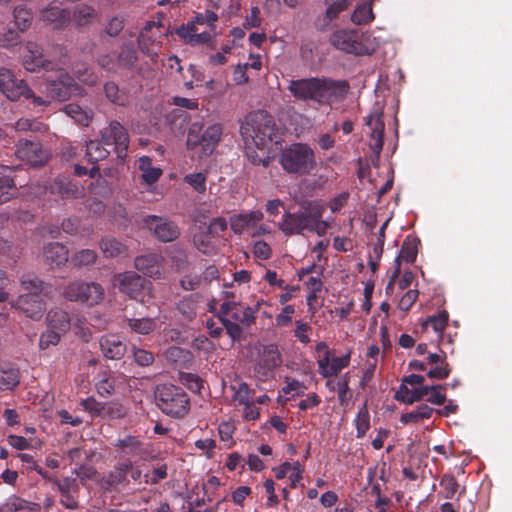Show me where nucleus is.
<instances>
[{"mask_svg":"<svg viewBox=\"0 0 512 512\" xmlns=\"http://www.w3.org/2000/svg\"><path fill=\"white\" fill-rule=\"evenodd\" d=\"M349 89L348 81L328 77L290 80L288 85V90L295 99L313 101L319 105H327L343 100Z\"/></svg>","mask_w":512,"mask_h":512,"instance_id":"1","label":"nucleus"},{"mask_svg":"<svg viewBox=\"0 0 512 512\" xmlns=\"http://www.w3.org/2000/svg\"><path fill=\"white\" fill-rule=\"evenodd\" d=\"M325 207L316 200L304 201L295 211H286L279 229L285 236L305 235L306 233L324 236L329 228L323 220Z\"/></svg>","mask_w":512,"mask_h":512,"instance_id":"2","label":"nucleus"},{"mask_svg":"<svg viewBox=\"0 0 512 512\" xmlns=\"http://www.w3.org/2000/svg\"><path fill=\"white\" fill-rule=\"evenodd\" d=\"M241 133L252 138L258 148L264 149L271 143H279L281 136L273 116L264 110L248 114L241 126Z\"/></svg>","mask_w":512,"mask_h":512,"instance_id":"3","label":"nucleus"},{"mask_svg":"<svg viewBox=\"0 0 512 512\" xmlns=\"http://www.w3.org/2000/svg\"><path fill=\"white\" fill-rule=\"evenodd\" d=\"M155 398L159 409L173 418H183L190 410V399L181 387L172 384L158 386Z\"/></svg>","mask_w":512,"mask_h":512,"instance_id":"4","label":"nucleus"},{"mask_svg":"<svg viewBox=\"0 0 512 512\" xmlns=\"http://www.w3.org/2000/svg\"><path fill=\"white\" fill-rule=\"evenodd\" d=\"M283 169L292 174L305 175L316 166L314 151L303 143H294L280 155Z\"/></svg>","mask_w":512,"mask_h":512,"instance_id":"5","label":"nucleus"},{"mask_svg":"<svg viewBox=\"0 0 512 512\" xmlns=\"http://www.w3.org/2000/svg\"><path fill=\"white\" fill-rule=\"evenodd\" d=\"M0 91L11 101H19L24 98L31 100L34 106H49L48 99L35 95L25 80L18 79L11 70L6 68L0 69Z\"/></svg>","mask_w":512,"mask_h":512,"instance_id":"6","label":"nucleus"},{"mask_svg":"<svg viewBox=\"0 0 512 512\" xmlns=\"http://www.w3.org/2000/svg\"><path fill=\"white\" fill-rule=\"evenodd\" d=\"M221 124H212L202 132V125L193 123L188 130L186 145L189 150H200V157L211 155L221 140Z\"/></svg>","mask_w":512,"mask_h":512,"instance_id":"7","label":"nucleus"},{"mask_svg":"<svg viewBox=\"0 0 512 512\" xmlns=\"http://www.w3.org/2000/svg\"><path fill=\"white\" fill-rule=\"evenodd\" d=\"M104 288L97 282H85L75 280L68 283L64 290L63 296L71 302H80L87 306L98 305L104 298Z\"/></svg>","mask_w":512,"mask_h":512,"instance_id":"8","label":"nucleus"},{"mask_svg":"<svg viewBox=\"0 0 512 512\" xmlns=\"http://www.w3.org/2000/svg\"><path fill=\"white\" fill-rule=\"evenodd\" d=\"M330 41L335 48L354 55H371L375 51L374 45L357 30L336 31L332 34Z\"/></svg>","mask_w":512,"mask_h":512,"instance_id":"9","label":"nucleus"},{"mask_svg":"<svg viewBox=\"0 0 512 512\" xmlns=\"http://www.w3.org/2000/svg\"><path fill=\"white\" fill-rule=\"evenodd\" d=\"M43 87L42 92L45 94L43 98L48 99L49 104L51 100L66 101L72 94L79 95L82 93L80 85L63 69L58 71L57 79H47Z\"/></svg>","mask_w":512,"mask_h":512,"instance_id":"10","label":"nucleus"},{"mask_svg":"<svg viewBox=\"0 0 512 512\" xmlns=\"http://www.w3.org/2000/svg\"><path fill=\"white\" fill-rule=\"evenodd\" d=\"M119 290L140 303H145L151 297V281L135 272H124L116 275Z\"/></svg>","mask_w":512,"mask_h":512,"instance_id":"11","label":"nucleus"},{"mask_svg":"<svg viewBox=\"0 0 512 512\" xmlns=\"http://www.w3.org/2000/svg\"><path fill=\"white\" fill-rule=\"evenodd\" d=\"M103 143L113 146V150L119 159H125L129 147V134L127 129L117 120H111L106 127L100 131Z\"/></svg>","mask_w":512,"mask_h":512,"instance_id":"12","label":"nucleus"},{"mask_svg":"<svg viewBox=\"0 0 512 512\" xmlns=\"http://www.w3.org/2000/svg\"><path fill=\"white\" fill-rule=\"evenodd\" d=\"M143 226L163 243L173 242L180 236L178 224L167 217L147 215L142 219Z\"/></svg>","mask_w":512,"mask_h":512,"instance_id":"13","label":"nucleus"},{"mask_svg":"<svg viewBox=\"0 0 512 512\" xmlns=\"http://www.w3.org/2000/svg\"><path fill=\"white\" fill-rule=\"evenodd\" d=\"M281 361V355L276 345L264 346L254 366V372L258 379L264 381L271 377Z\"/></svg>","mask_w":512,"mask_h":512,"instance_id":"14","label":"nucleus"},{"mask_svg":"<svg viewBox=\"0 0 512 512\" xmlns=\"http://www.w3.org/2000/svg\"><path fill=\"white\" fill-rule=\"evenodd\" d=\"M16 155L33 167L45 165L49 158L48 152L42 148L41 143L30 139L19 140Z\"/></svg>","mask_w":512,"mask_h":512,"instance_id":"15","label":"nucleus"},{"mask_svg":"<svg viewBox=\"0 0 512 512\" xmlns=\"http://www.w3.org/2000/svg\"><path fill=\"white\" fill-rule=\"evenodd\" d=\"M44 194L49 200L58 201V199H76L82 195L75 183L66 177H57L45 186Z\"/></svg>","mask_w":512,"mask_h":512,"instance_id":"16","label":"nucleus"},{"mask_svg":"<svg viewBox=\"0 0 512 512\" xmlns=\"http://www.w3.org/2000/svg\"><path fill=\"white\" fill-rule=\"evenodd\" d=\"M11 305L20 310L26 317L36 321L40 320L46 311L44 300L35 293L22 294Z\"/></svg>","mask_w":512,"mask_h":512,"instance_id":"17","label":"nucleus"},{"mask_svg":"<svg viewBox=\"0 0 512 512\" xmlns=\"http://www.w3.org/2000/svg\"><path fill=\"white\" fill-rule=\"evenodd\" d=\"M350 360V351L341 357H336L332 351H327L317 360L318 372L323 378L337 376L342 369L349 366Z\"/></svg>","mask_w":512,"mask_h":512,"instance_id":"18","label":"nucleus"},{"mask_svg":"<svg viewBox=\"0 0 512 512\" xmlns=\"http://www.w3.org/2000/svg\"><path fill=\"white\" fill-rule=\"evenodd\" d=\"M41 18L46 24L51 25L54 30H64L71 22V11L61 8V3L52 1L41 10Z\"/></svg>","mask_w":512,"mask_h":512,"instance_id":"19","label":"nucleus"},{"mask_svg":"<svg viewBox=\"0 0 512 512\" xmlns=\"http://www.w3.org/2000/svg\"><path fill=\"white\" fill-rule=\"evenodd\" d=\"M419 242L420 241L418 238L412 236H407L403 241L399 255L396 258L397 267L386 286V293H389V291H392L394 288L395 279L399 276L400 273V261L413 263L416 260Z\"/></svg>","mask_w":512,"mask_h":512,"instance_id":"20","label":"nucleus"},{"mask_svg":"<svg viewBox=\"0 0 512 512\" xmlns=\"http://www.w3.org/2000/svg\"><path fill=\"white\" fill-rule=\"evenodd\" d=\"M164 258L158 253H149L135 258V268L143 274L159 279L163 273Z\"/></svg>","mask_w":512,"mask_h":512,"instance_id":"21","label":"nucleus"},{"mask_svg":"<svg viewBox=\"0 0 512 512\" xmlns=\"http://www.w3.org/2000/svg\"><path fill=\"white\" fill-rule=\"evenodd\" d=\"M26 51L27 53L23 56V66L27 71L35 72L40 69H51V61L45 59L43 50L37 43L27 42Z\"/></svg>","mask_w":512,"mask_h":512,"instance_id":"22","label":"nucleus"},{"mask_svg":"<svg viewBox=\"0 0 512 512\" xmlns=\"http://www.w3.org/2000/svg\"><path fill=\"white\" fill-rule=\"evenodd\" d=\"M129 468L131 467L126 465L125 460L118 462L111 471L102 477V487L107 491L126 488L130 483L127 477Z\"/></svg>","mask_w":512,"mask_h":512,"instance_id":"23","label":"nucleus"},{"mask_svg":"<svg viewBox=\"0 0 512 512\" xmlns=\"http://www.w3.org/2000/svg\"><path fill=\"white\" fill-rule=\"evenodd\" d=\"M99 347L106 359L119 360L127 351L126 344L117 334H105L99 339Z\"/></svg>","mask_w":512,"mask_h":512,"instance_id":"24","label":"nucleus"},{"mask_svg":"<svg viewBox=\"0 0 512 512\" xmlns=\"http://www.w3.org/2000/svg\"><path fill=\"white\" fill-rule=\"evenodd\" d=\"M366 125L371 129L370 148L376 157L379 158L384 144L385 124L383 114L369 115L366 120Z\"/></svg>","mask_w":512,"mask_h":512,"instance_id":"25","label":"nucleus"},{"mask_svg":"<svg viewBox=\"0 0 512 512\" xmlns=\"http://www.w3.org/2000/svg\"><path fill=\"white\" fill-rule=\"evenodd\" d=\"M263 217L264 215L260 210L239 213L231 216L230 227L235 234H242L245 231L256 228Z\"/></svg>","mask_w":512,"mask_h":512,"instance_id":"26","label":"nucleus"},{"mask_svg":"<svg viewBox=\"0 0 512 512\" xmlns=\"http://www.w3.org/2000/svg\"><path fill=\"white\" fill-rule=\"evenodd\" d=\"M55 483L60 492V503L67 509L78 508L79 486L76 480L67 477Z\"/></svg>","mask_w":512,"mask_h":512,"instance_id":"27","label":"nucleus"},{"mask_svg":"<svg viewBox=\"0 0 512 512\" xmlns=\"http://www.w3.org/2000/svg\"><path fill=\"white\" fill-rule=\"evenodd\" d=\"M447 351L441 350L439 353H429L427 363L432 368L427 372V376L431 379L443 380L448 378L451 373V367L446 361Z\"/></svg>","mask_w":512,"mask_h":512,"instance_id":"28","label":"nucleus"},{"mask_svg":"<svg viewBox=\"0 0 512 512\" xmlns=\"http://www.w3.org/2000/svg\"><path fill=\"white\" fill-rule=\"evenodd\" d=\"M325 2L328 4L326 12L318 16L315 21V26L320 30H325L333 19L346 10L351 0H325Z\"/></svg>","mask_w":512,"mask_h":512,"instance_id":"29","label":"nucleus"},{"mask_svg":"<svg viewBox=\"0 0 512 512\" xmlns=\"http://www.w3.org/2000/svg\"><path fill=\"white\" fill-rule=\"evenodd\" d=\"M113 446L121 452L123 456L141 457L147 451L144 447V443L136 436L126 435L123 438L118 439Z\"/></svg>","mask_w":512,"mask_h":512,"instance_id":"30","label":"nucleus"},{"mask_svg":"<svg viewBox=\"0 0 512 512\" xmlns=\"http://www.w3.org/2000/svg\"><path fill=\"white\" fill-rule=\"evenodd\" d=\"M123 379L122 375H116L110 371L99 372L96 376L95 388L101 397L111 396Z\"/></svg>","mask_w":512,"mask_h":512,"instance_id":"31","label":"nucleus"},{"mask_svg":"<svg viewBox=\"0 0 512 512\" xmlns=\"http://www.w3.org/2000/svg\"><path fill=\"white\" fill-rule=\"evenodd\" d=\"M44 261L49 266H60L68 261L69 251L61 243H49L43 248Z\"/></svg>","mask_w":512,"mask_h":512,"instance_id":"32","label":"nucleus"},{"mask_svg":"<svg viewBox=\"0 0 512 512\" xmlns=\"http://www.w3.org/2000/svg\"><path fill=\"white\" fill-rule=\"evenodd\" d=\"M2 172L0 176V204H3L12 199L16 193L17 188L14 179L11 176L13 168L10 166H0Z\"/></svg>","mask_w":512,"mask_h":512,"instance_id":"33","label":"nucleus"},{"mask_svg":"<svg viewBox=\"0 0 512 512\" xmlns=\"http://www.w3.org/2000/svg\"><path fill=\"white\" fill-rule=\"evenodd\" d=\"M40 510L41 506L39 503L24 500L16 495L10 496L9 498L6 499L4 503L0 505V512H39Z\"/></svg>","mask_w":512,"mask_h":512,"instance_id":"34","label":"nucleus"},{"mask_svg":"<svg viewBox=\"0 0 512 512\" xmlns=\"http://www.w3.org/2000/svg\"><path fill=\"white\" fill-rule=\"evenodd\" d=\"M97 17L95 8L87 4L76 5L71 13V18L79 29L91 25Z\"/></svg>","mask_w":512,"mask_h":512,"instance_id":"35","label":"nucleus"},{"mask_svg":"<svg viewBox=\"0 0 512 512\" xmlns=\"http://www.w3.org/2000/svg\"><path fill=\"white\" fill-rule=\"evenodd\" d=\"M448 320V312L446 310L439 311L437 314L429 316L422 322L421 330L423 333L427 334L432 331L437 338L439 334H442L445 331V328L448 325Z\"/></svg>","mask_w":512,"mask_h":512,"instance_id":"36","label":"nucleus"},{"mask_svg":"<svg viewBox=\"0 0 512 512\" xmlns=\"http://www.w3.org/2000/svg\"><path fill=\"white\" fill-rule=\"evenodd\" d=\"M165 357L167 361L174 363L179 368H190L194 360L191 351L178 346L169 347L165 351Z\"/></svg>","mask_w":512,"mask_h":512,"instance_id":"37","label":"nucleus"},{"mask_svg":"<svg viewBox=\"0 0 512 512\" xmlns=\"http://www.w3.org/2000/svg\"><path fill=\"white\" fill-rule=\"evenodd\" d=\"M20 371L18 368L10 365H0V390H13L20 383Z\"/></svg>","mask_w":512,"mask_h":512,"instance_id":"38","label":"nucleus"},{"mask_svg":"<svg viewBox=\"0 0 512 512\" xmlns=\"http://www.w3.org/2000/svg\"><path fill=\"white\" fill-rule=\"evenodd\" d=\"M104 93L106 98L115 105L126 107L130 103L129 91L126 89H120L113 81L105 83Z\"/></svg>","mask_w":512,"mask_h":512,"instance_id":"39","label":"nucleus"},{"mask_svg":"<svg viewBox=\"0 0 512 512\" xmlns=\"http://www.w3.org/2000/svg\"><path fill=\"white\" fill-rule=\"evenodd\" d=\"M99 246L106 258H115L124 255L127 251L122 242L111 236L102 238Z\"/></svg>","mask_w":512,"mask_h":512,"instance_id":"40","label":"nucleus"},{"mask_svg":"<svg viewBox=\"0 0 512 512\" xmlns=\"http://www.w3.org/2000/svg\"><path fill=\"white\" fill-rule=\"evenodd\" d=\"M105 146L102 139L100 141L90 140L87 142L86 157L88 161L96 165L99 161L105 160L110 155V151Z\"/></svg>","mask_w":512,"mask_h":512,"instance_id":"41","label":"nucleus"},{"mask_svg":"<svg viewBox=\"0 0 512 512\" xmlns=\"http://www.w3.org/2000/svg\"><path fill=\"white\" fill-rule=\"evenodd\" d=\"M49 328L65 333L70 329L69 314L61 309L51 310L47 315Z\"/></svg>","mask_w":512,"mask_h":512,"instance_id":"42","label":"nucleus"},{"mask_svg":"<svg viewBox=\"0 0 512 512\" xmlns=\"http://www.w3.org/2000/svg\"><path fill=\"white\" fill-rule=\"evenodd\" d=\"M434 412V409L427 404L422 403L417 406L415 410L403 413L400 416V422L404 425L409 423H418L424 419H429Z\"/></svg>","mask_w":512,"mask_h":512,"instance_id":"43","label":"nucleus"},{"mask_svg":"<svg viewBox=\"0 0 512 512\" xmlns=\"http://www.w3.org/2000/svg\"><path fill=\"white\" fill-rule=\"evenodd\" d=\"M152 159L143 156L139 159V169L142 171V177L147 184H154L162 175V170L158 167H152Z\"/></svg>","mask_w":512,"mask_h":512,"instance_id":"44","label":"nucleus"},{"mask_svg":"<svg viewBox=\"0 0 512 512\" xmlns=\"http://www.w3.org/2000/svg\"><path fill=\"white\" fill-rule=\"evenodd\" d=\"M373 20L374 13L371 1L357 5L351 16V21L356 25H365Z\"/></svg>","mask_w":512,"mask_h":512,"instance_id":"45","label":"nucleus"},{"mask_svg":"<svg viewBox=\"0 0 512 512\" xmlns=\"http://www.w3.org/2000/svg\"><path fill=\"white\" fill-rule=\"evenodd\" d=\"M128 327L131 331L147 335L154 331L156 328V322L153 318L144 317V318H130L127 319Z\"/></svg>","mask_w":512,"mask_h":512,"instance_id":"46","label":"nucleus"},{"mask_svg":"<svg viewBox=\"0 0 512 512\" xmlns=\"http://www.w3.org/2000/svg\"><path fill=\"white\" fill-rule=\"evenodd\" d=\"M257 309L249 306H244L240 302H237V307L234 308L232 318L234 321L249 326L254 323L256 319Z\"/></svg>","mask_w":512,"mask_h":512,"instance_id":"47","label":"nucleus"},{"mask_svg":"<svg viewBox=\"0 0 512 512\" xmlns=\"http://www.w3.org/2000/svg\"><path fill=\"white\" fill-rule=\"evenodd\" d=\"M64 112L71 117L76 123L82 126H88L91 115L76 103H69L64 107Z\"/></svg>","mask_w":512,"mask_h":512,"instance_id":"48","label":"nucleus"},{"mask_svg":"<svg viewBox=\"0 0 512 512\" xmlns=\"http://www.w3.org/2000/svg\"><path fill=\"white\" fill-rule=\"evenodd\" d=\"M439 485L442 489L441 495L445 499H453L460 487L456 478L451 474H444Z\"/></svg>","mask_w":512,"mask_h":512,"instance_id":"49","label":"nucleus"},{"mask_svg":"<svg viewBox=\"0 0 512 512\" xmlns=\"http://www.w3.org/2000/svg\"><path fill=\"white\" fill-rule=\"evenodd\" d=\"M354 422L356 427V437H364L370 429V414L366 403L359 410Z\"/></svg>","mask_w":512,"mask_h":512,"instance_id":"50","label":"nucleus"},{"mask_svg":"<svg viewBox=\"0 0 512 512\" xmlns=\"http://www.w3.org/2000/svg\"><path fill=\"white\" fill-rule=\"evenodd\" d=\"M97 260V253L92 249H82L71 257V263L75 267H84L93 265Z\"/></svg>","mask_w":512,"mask_h":512,"instance_id":"51","label":"nucleus"},{"mask_svg":"<svg viewBox=\"0 0 512 512\" xmlns=\"http://www.w3.org/2000/svg\"><path fill=\"white\" fill-rule=\"evenodd\" d=\"M14 24L19 31L24 32L27 30L32 22L31 12L24 7H16L13 12Z\"/></svg>","mask_w":512,"mask_h":512,"instance_id":"52","label":"nucleus"},{"mask_svg":"<svg viewBox=\"0 0 512 512\" xmlns=\"http://www.w3.org/2000/svg\"><path fill=\"white\" fill-rule=\"evenodd\" d=\"M231 389L234 391L233 400L239 405H245L251 402L254 390L250 389L246 382L239 383L237 387L232 385Z\"/></svg>","mask_w":512,"mask_h":512,"instance_id":"53","label":"nucleus"},{"mask_svg":"<svg viewBox=\"0 0 512 512\" xmlns=\"http://www.w3.org/2000/svg\"><path fill=\"white\" fill-rule=\"evenodd\" d=\"M13 127L17 132H45L47 129V126L42 122L26 118H20Z\"/></svg>","mask_w":512,"mask_h":512,"instance_id":"54","label":"nucleus"},{"mask_svg":"<svg viewBox=\"0 0 512 512\" xmlns=\"http://www.w3.org/2000/svg\"><path fill=\"white\" fill-rule=\"evenodd\" d=\"M170 258L178 272L187 269L189 266L187 253L179 246H173L171 248Z\"/></svg>","mask_w":512,"mask_h":512,"instance_id":"55","label":"nucleus"},{"mask_svg":"<svg viewBox=\"0 0 512 512\" xmlns=\"http://www.w3.org/2000/svg\"><path fill=\"white\" fill-rule=\"evenodd\" d=\"M21 285L25 290L29 291V293L38 295H40L43 289V282L33 273L23 274L21 277Z\"/></svg>","mask_w":512,"mask_h":512,"instance_id":"56","label":"nucleus"},{"mask_svg":"<svg viewBox=\"0 0 512 512\" xmlns=\"http://www.w3.org/2000/svg\"><path fill=\"white\" fill-rule=\"evenodd\" d=\"M179 381L193 392H200L203 387V381L198 374L179 372Z\"/></svg>","mask_w":512,"mask_h":512,"instance_id":"57","label":"nucleus"},{"mask_svg":"<svg viewBox=\"0 0 512 512\" xmlns=\"http://www.w3.org/2000/svg\"><path fill=\"white\" fill-rule=\"evenodd\" d=\"M60 333L59 331L55 329H48L47 331L43 332L40 336L39 340V348L41 350L48 349L51 345H57L60 341Z\"/></svg>","mask_w":512,"mask_h":512,"instance_id":"58","label":"nucleus"},{"mask_svg":"<svg viewBox=\"0 0 512 512\" xmlns=\"http://www.w3.org/2000/svg\"><path fill=\"white\" fill-rule=\"evenodd\" d=\"M83 409L93 416H102L105 413V403L97 401L94 397H88L81 401Z\"/></svg>","mask_w":512,"mask_h":512,"instance_id":"59","label":"nucleus"},{"mask_svg":"<svg viewBox=\"0 0 512 512\" xmlns=\"http://www.w3.org/2000/svg\"><path fill=\"white\" fill-rule=\"evenodd\" d=\"M184 181L192 186L198 193H203L206 190V176L204 173H192L184 177Z\"/></svg>","mask_w":512,"mask_h":512,"instance_id":"60","label":"nucleus"},{"mask_svg":"<svg viewBox=\"0 0 512 512\" xmlns=\"http://www.w3.org/2000/svg\"><path fill=\"white\" fill-rule=\"evenodd\" d=\"M430 388L429 394L426 396V401L434 405H442L446 402V395L442 393L445 390V385L427 386Z\"/></svg>","mask_w":512,"mask_h":512,"instance_id":"61","label":"nucleus"},{"mask_svg":"<svg viewBox=\"0 0 512 512\" xmlns=\"http://www.w3.org/2000/svg\"><path fill=\"white\" fill-rule=\"evenodd\" d=\"M137 61V52L133 48H123L118 56L117 63L118 66H122L125 68L132 67Z\"/></svg>","mask_w":512,"mask_h":512,"instance_id":"62","label":"nucleus"},{"mask_svg":"<svg viewBox=\"0 0 512 512\" xmlns=\"http://www.w3.org/2000/svg\"><path fill=\"white\" fill-rule=\"evenodd\" d=\"M20 33L18 29L8 28L5 32L0 33V45L3 47H12L20 42Z\"/></svg>","mask_w":512,"mask_h":512,"instance_id":"63","label":"nucleus"},{"mask_svg":"<svg viewBox=\"0 0 512 512\" xmlns=\"http://www.w3.org/2000/svg\"><path fill=\"white\" fill-rule=\"evenodd\" d=\"M133 356L135 362L141 367L150 366L154 362L153 353L142 348H134Z\"/></svg>","mask_w":512,"mask_h":512,"instance_id":"64","label":"nucleus"}]
</instances>
